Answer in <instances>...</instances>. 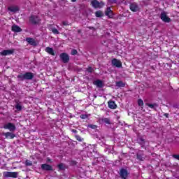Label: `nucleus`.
<instances>
[{
  "mask_svg": "<svg viewBox=\"0 0 179 179\" xmlns=\"http://www.w3.org/2000/svg\"><path fill=\"white\" fill-rule=\"evenodd\" d=\"M15 108L17 109V110L18 111H22V102H20L19 100L15 99Z\"/></svg>",
  "mask_w": 179,
  "mask_h": 179,
  "instance_id": "nucleus-17",
  "label": "nucleus"
},
{
  "mask_svg": "<svg viewBox=\"0 0 179 179\" xmlns=\"http://www.w3.org/2000/svg\"><path fill=\"white\" fill-rule=\"evenodd\" d=\"M12 31H14L15 33H20L22 31V28L17 25H13L11 28Z\"/></svg>",
  "mask_w": 179,
  "mask_h": 179,
  "instance_id": "nucleus-19",
  "label": "nucleus"
},
{
  "mask_svg": "<svg viewBox=\"0 0 179 179\" xmlns=\"http://www.w3.org/2000/svg\"><path fill=\"white\" fill-rule=\"evenodd\" d=\"M111 64L113 66H116V68H122V63L119 59L115 58L113 59L111 61Z\"/></svg>",
  "mask_w": 179,
  "mask_h": 179,
  "instance_id": "nucleus-8",
  "label": "nucleus"
},
{
  "mask_svg": "<svg viewBox=\"0 0 179 179\" xmlns=\"http://www.w3.org/2000/svg\"><path fill=\"white\" fill-rule=\"evenodd\" d=\"M8 10H10V12H13V13L17 12L19 10V7L17 6H10L8 7Z\"/></svg>",
  "mask_w": 179,
  "mask_h": 179,
  "instance_id": "nucleus-22",
  "label": "nucleus"
},
{
  "mask_svg": "<svg viewBox=\"0 0 179 179\" xmlns=\"http://www.w3.org/2000/svg\"><path fill=\"white\" fill-rule=\"evenodd\" d=\"M71 132H73V134H78V130H76V129H71Z\"/></svg>",
  "mask_w": 179,
  "mask_h": 179,
  "instance_id": "nucleus-38",
  "label": "nucleus"
},
{
  "mask_svg": "<svg viewBox=\"0 0 179 179\" xmlns=\"http://www.w3.org/2000/svg\"><path fill=\"white\" fill-rule=\"evenodd\" d=\"M71 2H76L78 0H71Z\"/></svg>",
  "mask_w": 179,
  "mask_h": 179,
  "instance_id": "nucleus-39",
  "label": "nucleus"
},
{
  "mask_svg": "<svg viewBox=\"0 0 179 179\" xmlns=\"http://www.w3.org/2000/svg\"><path fill=\"white\" fill-rule=\"evenodd\" d=\"M146 106H148V107H150V108H152L153 110H156L155 107H159V105H157V103H146Z\"/></svg>",
  "mask_w": 179,
  "mask_h": 179,
  "instance_id": "nucleus-25",
  "label": "nucleus"
},
{
  "mask_svg": "<svg viewBox=\"0 0 179 179\" xmlns=\"http://www.w3.org/2000/svg\"><path fill=\"white\" fill-rule=\"evenodd\" d=\"M17 172L5 171L3 173V176L5 178H17Z\"/></svg>",
  "mask_w": 179,
  "mask_h": 179,
  "instance_id": "nucleus-2",
  "label": "nucleus"
},
{
  "mask_svg": "<svg viewBox=\"0 0 179 179\" xmlns=\"http://www.w3.org/2000/svg\"><path fill=\"white\" fill-rule=\"evenodd\" d=\"M112 1V2H115L116 1V0H111Z\"/></svg>",
  "mask_w": 179,
  "mask_h": 179,
  "instance_id": "nucleus-42",
  "label": "nucleus"
},
{
  "mask_svg": "<svg viewBox=\"0 0 179 179\" xmlns=\"http://www.w3.org/2000/svg\"><path fill=\"white\" fill-rule=\"evenodd\" d=\"M136 157L140 162H143V160H145V155L143 153H137Z\"/></svg>",
  "mask_w": 179,
  "mask_h": 179,
  "instance_id": "nucleus-21",
  "label": "nucleus"
},
{
  "mask_svg": "<svg viewBox=\"0 0 179 179\" xmlns=\"http://www.w3.org/2000/svg\"><path fill=\"white\" fill-rule=\"evenodd\" d=\"M75 138L77 141H78V142H82V138L80 137V136L79 135H76Z\"/></svg>",
  "mask_w": 179,
  "mask_h": 179,
  "instance_id": "nucleus-34",
  "label": "nucleus"
},
{
  "mask_svg": "<svg viewBox=\"0 0 179 179\" xmlns=\"http://www.w3.org/2000/svg\"><path fill=\"white\" fill-rule=\"evenodd\" d=\"M48 162H51V159L48 158Z\"/></svg>",
  "mask_w": 179,
  "mask_h": 179,
  "instance_id": "nucleus-41",
  "label": "nucleus"
},
{
  "mask_svg": "<svg viewBox=\"0 0 179 179\" xmlns=\"http://www.w3.org/2000/svg\"><path fill=\"white\" fill-rule=\"evenodd\" d=\"M3 135L6 136V139H14L16 135L12 132L3 133Z\"/></svg>",
  "mask_w": 179,
  "mask_h": 179,
  "instance_id": "nucleus-15",
  "label": "nucleus"
},
{
  "mask_svg": "<svg viewBox=\"0 0 179 179\" xmlns=\"http://www.w3.org/2000/svg\"><path fill=\"white\" fill-rule=\"evenodd\" d=\"M94 70L93 69V68H92V66H88V68H87V71L89 72V73H92Z\"/></svg>",
  "mask_w": 179,
  "mask_h": 179,
  "instance_id": "nucleus-33",
  "label": "nucleus"
},
{
  "mask_svg": "<svg viewBox=\"0 0 179 179\" xmlns=\"http://www.w3.org/2000/svg\"><path fill=\"white\" fill-rule=\"evenodd\" d=\"M25 165L26 166H33V162L29 159H26L25 161Z\"/></svg>",
  "mask_w": 179,
  "mask_h": 179,
  "instance_id": "nucleus-29",
  "label": "nucleus"
},
{
  "mask_svg": "<svg viewBox=\"0 0 179 179\" xmlns=\"http://www.w3.org/2000/svg\"><path fill=\"white\" fill-rule=\"evenodd\" d=\"M41 20H40V17L37 15H31L29 17V22L31 23V24H38L40 23Z\"/></svg>",
  "mask_w": 179,
  "mask_h": 179,
  "instance_id": "nucleus-4",
  "label": "nucleus"
},
{
  "mask_svg": "<svg viewBox=\"0 0 179 179\" xmlns=\"http://www.w3.org/2000/svg\"><path fill=\"white\" fill-rule=\"evenodd\" d=\"M41 169L45 171H52L54 170L52 166L47 164H43L41 165Z\"/></svg>",
  "mask_w": 179,
  "mask_h": 179,
  "instance_id": "nucleus-12",
  "label": "nucleus"
},
{
  "mask_svg": "<svg viewBox=\"0 0 179 179\" xmlns=\"http://www.w3.org/2000/svg\"><path fill=\"white\" fill-rule=\"evenodd\" d=\"M91 5L92 7L94 8V9H97V8H103V6H104V2L103 1H99L97 0H92L91 1Z\"/></svg>",
  "mask_w": 179,
  "mask_h": 179,
  "instance_id": "nucleus-3",
  "label": "nucleus"
},
{
  "mask_svg": "<svg viewBox=\"0 0 179 179\" xmlns=\"http://www.w3.org/2000/svg\"><path fill=\"white\" fill-rule=\"evenodd\" d=\"M45 51L46 52H48V54H50V55H55V52H54V49H52V48L47 47L45 48Z\"/></svg>",
  "mask_w": 179,
  "mask_h": 179,
  "instance_id": "nucleus-20",
  "label": "nucleus"
},
{
  "mask_svg": "<svg viewBox=\"0 0 179 179\" xmlns=\"http://www.w3.org/2000/svg\"><path fill=\"white\" fill-rule=\"evenodd\" d=\"M57 168L59 169V171H62L64 170H65V169H66V167L65 166V165L64 164V163H60L57 165Z\"/></svg>",
  "mask_w": 179,
  "mask_h": 179,
  "instance_id": "nucleus-23",
  "label": "nucleus"
},
{
  "mask_svg": "<svg viewBox=\"0 0 179 179\" xmlns=\"http://www.w3.org/2000/svg\"><path fill=\"white\" fill-rule=\"evenodd\" d=\"M130 10H131V12H138V10H139V6L136 3H131L130 4Z\"/></svg>",
  "mask_w": 179,
  "mask_h": 179,
  "instance_id": "nucleus-13",
  "label": "nucleus"
},
{
  "mask_svg": "<svg viewBox=\"0 0 179 179\" xmlns=\"http://www.w3.org/2000/svg\"><path fill=\"white\" fill-rule=\"evenodd\" d=\"M102 122H104L105 124H108V125L111 124V121L110 120V118H108V117L103 118Z\"/></svg>",
  "mask_w": 179,
  "mask_h": 179,
  "instance_id": "nucleus-28",
  "label": "nucleus"
},
{
  "mask_svg": "<svg viewBox=\"0 0 179 179\" xmlns=\"http://www.w3.org/2000/svg\"><path fill=\"white\" fill-rule=\"evenodd\" d=\"M78 54V50L76 49H73L71 50V55H76Z\"/></svg>",
  "mask_w": 179,
  "mask_h": 179,
  "instance_id": "nucleus-35",
  "label": "nucleus"
},
{
  "mask_svg": "<svg viewBox=\"0 0 179 179\" xmlns=\"http://www.w3.org/2000/svg\"><path fill=\"white\" fill-rule=\"evenodd\" d=\"M88 117L89 116L87 114H82L80 115V118H81V120H86Z\"/></svg>",
  "mask_w": 179,
  "mask_h": 179,
  "instance_id": "nucleus-32",
  "label": "nucleus"
},
{
  "mask_svg": "<svg viewBox=\"0 0 179 179\" xmlns=\"http://www.w3.org/2000/svg\"><path fill=\"white\" fill-rule=\"evenodd\" d=\"M116 86L117 87H125V83L122 81H117L116 83Z\"/></svg>",
  "mask_w": 179,
  "mask_h": 179,
  "instance_id": "nucleus-26",
  "label": "nucleus"
},
{
  "mask_svg": "<svg viewBox=\"0 0 179 179\" xmlns=\"http://www.w3.org/2000/svg\"><path fill=\"white\" fill-rule=\"evenodd\" d=\"M94 85H95L96 87H99L100 89H101V87L104 86V84H103V81L101 80H96L94 81Z\"/></svg>",
  "mask_w": 179,
  "mask_h": 179,
  "instance_id": "nucleus-18",
  "label": "nucleus"
},
{
  "mask_svg": "<svg viewBox=\"0 0 179 179\" xmlns=\"http://www.w3.org/2000/svg\"><path fill=\"white\" fill-rule=\"evenodd\" d=\"M60 59H62L64 64H68L69 62V55L67 53L63 52L60 54Z\"/></svg>",
  "mask_w": 179,
  "mask_h": 179,
  "instance_id": "nucleus-6",
  "label": "nucleus"
},
{
  "mask_svg": "<svg viewBox=\"0 0 179 179\" xmlns=\"http://www.w3.org/2000/svg\"><path fill=\"white\" fill-rule=\"evenodd\" d=\"M106 16H108L109 19H113L114 17V14L113 13V10L110 7H108L105 11Z\"/></svg>",
  "mask_w": 179,
  "mask_h": 179,
  "instance_id": "nucleus-11",
  "label": "nucleus"
},
{
  "mask_svg": "<svg viewBox=\"0 0 179 179\" xmlns=\"http://www.w3.org/2000/svg\"><path fill=\"white\" fill-rule=\"evenodd\" d=\"M62 1H64V0H62Z\"/></svg>",
  "mask_w": 179,
  "mask_h": 179,
  "instance_id": "nucleus-45",
  "label": "nucleus"
},
{
  "mask_svg": "<svg viewBox=\"0 0 179 179\" xmlns=\"http://www.w3.org/2000/svg\"><path fill=\"white\" fill-rule=\"evenodd\" d=\"M4 129H8L9 131H16V126L13 123L8 122L3 126Z\"/></svg>",
  "mask_w": 179,
  "mask_h": 179,
  "instance_id": "nucleus-7",
  "label": "nucleus"
},
{
  "mask_svg": "<svg viewBox=\"0 0 179 179\" xmlns=\"http://www.w3.org/2000/svg\"><path fill=\"white\" fill-rule=\"evenodd\" d=\"M166 117H167V114H165Z\"/></svg>",
  "mask_w": 179,
  "mask_h": 179,
  "instance_id": "nucleus-43",
  "label": "nucleus"
},
{
  "mask_svg": "<svg viewBox=\"0 0 179 179\" xmlns=\"http://www.w3.org/2000/svg\"><path fill=\"white\" fill-rule=\"evenodd\" d=\"M151 69H153L155 71V66H151Z\"/></svg>",
  "mask_w": 179,
  "mask_h": 179,
  "instance_id": "nucleus-40",
  "label": "nucleus"
},
{
  "mask_svg": "<svg viewBox=\"0 0 179 179\" xmlns=\"http://www.w3.org/2000/svg\"><path fill=\"white\" fill-rule=\"evenodd\" d=\"M20 80H31L34 78V74L31 72H26L25 73H21L17 76Z\"/></svg>",
  "mask_w": 179,
  "mask_h": 179,
  "instance_id": "nucleus-1",
  "label": "nucleus"
},
{
  "mask_svg": "<svg viewBox=\"0 0 179 179\" xmlns=\"http://www.w3.org/2000/svg\"><path fill=\"white\" fill-rule=\"evenodd\" d=\"M78 33H80V31H78Z\"/></svg>",
  "mask_w": 179,
  "mask_h": 179,
  "instance_id": "nucleus-44",
  "label": "nucleus"
},
{
  "mask_svg": "<svg viewBox=\"0 0 179 179\" xmlns=\"http://www.w3.org/2000/svg\"><path fill=\"white\" fill-rule=\"evenodd\" d=\"M95 16L96 17H103V16H104V14L103 13V11L99 10L95 12Z\"/></svg>",
  "mask_w": 179,
  "mask_h": 179,
  "instance_id": "nucleus-24",
  "label": "nucleus"
},
{
  "mask_svg": "<svg viewBox=\"0 0 179 179\" xmlns=\"http://www.w3.org/2000/svg\"><path fill=\"white\" fill-rule=\"evenodd\" d=\"M108 106L111 110H115V108H117V104L114 101H109L108 102Z\"/></svg>",
  "mask_w": 179,
  "mask_h": 179,
  "instance_id": "nucleus-16",
  "label": "nucleus"
},
{
  "mask_svg": "<svg viewBox=\"0 0 179 179\" xmlns=\"http://www.w3.org/2000/svg\"><path fill=\"white\" fill-rule=\"evenodd\" d=\"M13 52H15V50H4L1 52H0V54L3 57H6V55H12Z\"/></svg>",
  "mask_w": 179,
  "mask_h": 179,
  "instance_id": "nucleus-14",
  "label": "nucleus"
},
{
  "mask_svg": "<svg viewBox=\"0 0 179 179\" xmlns=\"http://www.w3.org/2000/svg\"><path fill=\"white\" fill-rule=\"evenodd\" d=\"M63 26H69V22L68 21H62Z\"/></svg>",
  "mask_w": 179,
  "mask_h": 179,
  "instance_id": "nucleus-36",
  "label": "nucleus"
},
{
  "mask_svg": "<svg viewBox=\"0 0 179 179\" xmlns=\"http://www.w3.org/2000/svg\"><path fill=\"white\" fill-rule=\"evenodd\" d=\"M140 141H141V145H145V139H143V138H140Z\"/></svg>",
  "mask_w": 179,
  "mask_h": 179,
  "instance_id": "nucleus-37",
  "label": "nucleus"
},
{
  "mask_svg": "<svg viewBox=\"0 0 179 179\" xmlns=\"http://www.w3.org/2000/svg\"><path fill=\"white\" fill-rule=\"evenodd\" d=\"M138 104L139 107H143V101L141 99H138Z\"/></svg>",
  "mask_w": 179,
  "mask_h": 179,
  "instance_id": "nucleus-31",
  "label": "nucleus"
},
{
  "mask_svg": "<svg viewBox=\"0 0 179 179\" xmlns=\"http://www.w3.org/2000/svg\"><path fill=\"white\" fill-rule=\"evenodd\" d=\"M88 128H91V129H96L97 125L96 124H88Z\"/></svg>",
  "mask_w": 179,
  "mask_h": 179,
  "instance_id": "nucleus-30",
  "label": "nucleus"
},
{
  "mask_svg": "<svg viewBox=\"0 0 179 179\" xmlns=\"http://www.w3.org/2000/svg\"><path fill=\"white\" fill-rule=\"evenodd\" d=\"M128 171L127 169H121L120 172V176L122 179L128 178Z\"/></svg>",
  "mask_w": 179,
  "mask_h": 179,
  "instance_id": "nucleus-9",
  "label": "nucleus"
},
{
  "mask_svg": "<svg viewBox=\"0 0 179 179\" xmlns=\"http://www.w3.org/2000/svg\"><path fill=\"white\" fill-rule=\"evenodd\" d=\"M26 41L29 44V45H33V47H36L37 45V41L33 38L27 37L26 38Z\"/></svg>",
  "mask_w": 179,
  "mask_h": 179,
  "instance_id": "nucleus-10",
  "label": "nucleus"
},
{
  "mask_svg": "<svg viewBox=\"0 0 179 179\" xmlns=\"http://www.w3.org/2000/svg\"><path fill=\"white\" fill-rule=\"evenodd\" d=\"M160 19L162 20V22H164L165 23H170V22H171V18L167 16L166 12L161 13Z\"/></svg>",
  "mask_w": 179,
  "mask_h": 179,
  "instance_id": "nucleus-5",
  "label": "nucleus"
},
{
  "mask_svg": "<svg viewBox=\"0 0 179 179\" xmlns=\"http://www.w3.org/2000/svg\"><path fill=\"white\" fill-rule=\"evenodd\" d=\"M50 31L53 33V34H59V31L55 27H50Z\"/></svg>",
  "mask_w": 179,
  "mask_h": 179,
  "instance_id": "nucleus-27",
  "label": "nucleus"
}]
</instances>
